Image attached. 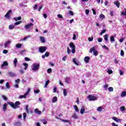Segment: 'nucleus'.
Masks as SVG:
<instances>
[{
	"mask_svg": "<svg viewBox=\"0 0 126 126\" xmlns=\"http://www.w3.org/2000/svg\"><path fill=\"white\" fill-rule=\"evenodd\" d=\"M69 13L70 14V15H72V16L74 15L73 12L72 11H69Z\"/></svg>",
	"mask_w": 126,
	"mask_h": 126,
	"instance_id": "obj_59",
	"label": "nucleus"
},
{
	"mask_svg": "<svg viewBox=\"0 0 126 126\" xmlns=\"http://www.w3.org/2000/svg\"><path fill=\"white\" fill-rule=\"evenodd\" d=\"M19 98L20 99H23V98H26V97L25 96V95H20Z\"/></svg>",
	"mask_w": 126,
	"mask_h": 126,
	"instance_id": "obj_47",
	"label": "nucleus"
},
{
	"mask_svg": "<svg viewBox=\"0 0 126 126\" xmlns=\"http://www.w3.org/2000/svg\"><path fill=\"white\" fill-rule=\"evenodd\" d=\"M22 22V21H21L16 22V23H14V25H15V26L19 25V24H20Z\"/></svg>",
	"mask_w": 126,
	"mask_h": 126,
	"instance_id": "obj_37",
	"label": "nucleus"
},
{
	"mask_svg": "<svg viewBox=\"0 0 126 126\" xmlns=\"http://www.w3.org/2000/svg\"><path fill=\"white\" fill-rule=\"evenodd\" d=\"M93 39H94V37H93V36H92L91 37H89L88 38V40L89 41V42H92V41H93Z\"/></svg>",
	"mask_w": 126,
	"mask_h": 126,
	"instance_id": "obj_35",
	"label": "nucleus"
},
{
	"mask_svg": "<svg viewBox=\"0 0 126 126\" xmlns=\"http://www.w3.org/2000/svg\"><path fill=\"white\" fill-rule=\"evenodd\" d=\"M107 72L109 74H112V73H113V71L112 70H107Z\"/></svg>",
	"mask_w": 126,
	"mask_h": 126,
	"instance_id": "obj_56",
	"label": "nucleus"
},
{
	"mask_svg": "<svg viewBox=\"0 0 126 126\" xmlns=\"http://www.w3.org/2000/svg\"><path fill=\"white\" fill-rule=\"evenodd\" d=\"M34 93L38 94V93H40V90H34Z\"/></svg>",
	"mask_w": 126,
	"mask_h": 126,
	"instance_id": "obj_57",
	"label": "nucleus"
},
{
	"mask_svg": "<svg viewBox=\"0 0 126 126\" xmlns=\"http://www.w3.org/2000/svg\"><path fill=\"white\" fill-rule=\"evenodd\" d=\"M49 83H50V80H48L46 82H45V85L44 87H47L48 85H49Z\"/></svg>",
	"mask_w": 126,
	"mask_h": 126,
	"instance_id": "obj_38",
	"label": "nucleus"
},
{
	"mask_svg": "<svg viewBox=\"0 0 126 126\" xmlns=\"http://www.w3.org/2000/svg\"><path fill=\"white\" fill-rule=\"evenodd\" d=\"M113 3H114L115 5H116L117 7H118V8H120V1H114Z\"/></svg>",
	"mask_w": 126,
	"mask_h": 126,
	"instance_id": "obj_14",
	"label": "nucleus"
},
{
	"mask_svg": "<svg viewBox=\"0 0 126 126\" xmlns=\"http://www.w3.org/2000/svg\"><path fill=\"white\" fill-rule=\"evenodd\" d=\"M69 47L71 48V52L72 54H74L75 53V45L73 44V42H70L69 43Z\"/></svg>",
	"mask_w": 126,
	"mask_h": 126,
	"instance_id": "obj_2",
	"label": "nucleus"
},
{
	"mask_svg": "<svg viewBox=\"0 0 126 126\" xmlns=\"http://www.w3.org/2000/svg\"><path fill=\"white\" fill-rule=\"evenodd\" d=\"M44 55L46 57H49V56H50V53H49V52H46Z\"/></svg>",
	"mask_w": 126,
	"mask_h": 126,
	"instance_id": "obj_45",
	"label": "nucleus"
},
{
	"mask_svg": "<svg viewBox=\"0 0 126 126\" xmlns=\"http://www.w3.org/2000/svg\"><path fill=\"white\" fill-rule=\"evenodd\" d=\"M99 18L102 20H103V18H105V15H104V14H101L100 15H99Z\"/></svg>",
	"mask_w": 126,
	"mask_h": 126,
	"instance_id": "obj_33",
	"label": "nucleus"
},
{
	"mask_svg": "<svg viewBox=\"0 0 126 126\" xmlns=\"http://www.w3.org/2000/svg\"><path fill=\"white\" fill-rule=\"evenodd\" d=\"M46 50H47L46 46H41L39 48V52H40V53H44V52H46Z\"/></svg>",
	"mask_w": 126,
	"mask_h": 126,
	"instance_id": "obj_5",
	"label": "nucleus"
},
{
	"mask_svg": "<svg viewBox=\"0 0 126 126\" xmlns=\"http://www.w3.org/2000/svg\"><path fill=\"white\" fill-rule=\"evenodd\" d=\"M104 33H106V30H103L102 31H101L100 33V35H103V34H104Z\"/></svg>",
	"mask_w": 126,
	"mask_h": 126,
	"instance_id": "obj_44",
	"label": "nucleus"
},
{
	"mask_svg": "<svg viewBox=\"0 0 126 126\" xmlns=\"http://www.w3.org/2000/svg\"><path fill=\"white\" fill-rule=\"evenodd\" d=\"M102 48H103V49H105V50H109V47H107L106 45H103Z\"/></svg>",
	"mask_w": 126,
	"mask_h": 126,
	"instance_id": "obj_54",
	"label": "nucleus"
},
{
	"mask_svg": "<svg viewBox=\"0 0 126 126\" xmlns=\"http://www.w3.org/2000/svg\"><path fill=\"white\" fill-rule=\"evenodd\" d=\"M10 40H8L7 41H6L4 44V47L5 48H7L9 45H10Z\"/></svg>",
	"mask_w": 126,
	"mask_h": 126,
	"instance_id": "obj_12",
	"label": "nucleus"
},
{
	"mask_svg": "<svg viewBox=\"0 0 126 126\" xmlns=\"http://www.w3.org/2000/svg\"><path fill=\"white\" fill-rule=\"evenodd\" d=\"M27 116V114H26V113H23V118L25 120V119H26V117Z\"/></svg>",
	"mask_w": 126,
	"mask_h": 126,
	"instance_id": "obj_55",
	"label": "nucleus"
},
{
	"mask_svg": "<svg viewBox=\"0 0 126 126\" xmlns=\"http://www.w3.org/2000/svg\"><path fill=\"white\" fill-rule=\"evenodd\" d=\"M48 73H51L52 72V68H50L47 69Z\"/></svg>",
	"mask_w": 126,
	"mask_h": 126,
	"instance_id": "obj_51",
	"label": "nucleus"
},
{
	"mask_svg": "<svg viewBox=\"0 0 126 126\" xmlns=\"http://www.w3.org/2000/svg\"><path fill=\"white\" fill-rule=\"evenodd\" d=\"M8 75L10 76L11 77H14V76H16V75L14 74V73L12 72H9Z\"/></svg>",
	"mask_w": 126,
	"mask_h": 126,
	"instance_id": "obj_15",
	"label": "nucleus"
},
{
	"mask_svg": "<svg viewBox=\"0 0 126 126\" xmlns=\"http://www.w3.org/2000/svg\"><path fill=\"white\" fill-rule=\"evenodd\" d=\"M67 53L69 55L70 53H71V50H70L69 47L67 48Z\"/></svg>",
	"mask_w": 126,
	"mask_h": 126,
	"instance_id": "obj_43",
	"label": "nucleus"
},
{
	"mask_svg": "<svg viewBox=\"0 0 126 126\" xmlns=\"http://www.w3.org/2000/svg\"><path fill=\"white\" fill-rule=\"evenodd\" d=\"M58 101V97L57 96H54L52 99V103H56Z\"/></svg>",
	"mask_w": 126,
	"mask_h": 126,
	"instance_id": "obj_24",
	"label": "nucleus"
},
{
	"mask_svg": "<svg viewBox=\"0 0 126 126\" xmlns=\"http://www.w3.org/2000/svg\"><path fill=\"white\" fill-rule=\"evenodd\" d=\"M2 53L3 54H7L8 53V51L7 50H4Z\"/></svg>",
	"mask_w": 126,
	"mask_h": 126,
	"instance_id": "obj_58",
	"label": "nucleus"
},
{
	"mask_svg": "<svg viewBox=\"0 0 126 126\" xmlns=\"http://www.w3.org/2000/svg\"><path fill=\"white\" fill-rule=\"evenodd\" d=\"M102 107L101 106H99L97 108V111H98V112H102Z\"/></svg>",
	"mask_w": 126,
	"mask_h": 126,
	"instance_id": "obj_36",
	"label": "nucleus"
},
{
	"mask_svg": "<svg viewBox=\"0 0 126 126\" xmlns=\"http://www.w3.org/2000/svg\"><path fill=\"white\" fill-rule=\"evenodd\" d=\"M14 19L15 20V21H17V20H21V17H18L17 18H14Z\"/></svg>",
	"mask_w": 126,
	"mask_h": 126,
	"instance_id": "obj_40",
	"label": "nucleus"
},
{
	"mask_svg": "<svg viewBox=\"0 0 126 126\" xmlns=\"http://www.w3.org/2000/svg\"><path fill=\"white\" fill-rule=\"evenodd\" d=\"M66 58H67V56H65L63 58V62H65L66 61Z\"/></svg>",
	"mask_w": 126,
	"mask_h": 126,
	"instance_id": "obj_50",
	"label": "nucleus"
},
{
	"mask_svg": "<svg viewBox=\"0 0 126 126\" xmlns=\"http://www.w3.org/2000/svg\"><path fill=\"white\" fill-rule=\"evenodd\" d=\"M2 97L4 101H7V98L6 96H5V95H2Z\"/></svg>",
	"mask_w": 126,
	"mask_h": 126,
	"instance_id": "obj_49",
	"label": "nucleus"
},
{
	"mask_svg": "<svg viewBox=\"0 0 126 126\" xmlns=\"http://www.w3.org/2000/svg\"><path fill=\"white\" fill-rule=\"evenodd\" d=\"M84 112H85V109L84 107H82L80 110V114L83 115L84 114Z\"/></svg>",
	"mask_w": 126,
	"mask_h": 126,
	"instance_id": "obj_20",
	"label": "nucleus"
},
{
	"mask_svg": "<svg viewBox=\"0 0 126 126\" xmlns=\"http://www.w3.org/2000/svg\"><path fill=\"white\" fill-rule=\"evenodd\" d=\"M23 65H24L25 68L24 69L25 70H26L28 68V64L27 63H24Z\"/></svg>",
	"mask_w": 126,
	"mask_h": 126,
	"instance_id": "obj_29",
	"label": "nucleus"
},
{
	"mask_svg": "<svg viewBox=\"0 0 126 126\" xmlns=\"http://www.w3.org/2000/svg\"><path fill=\"white\" fill-rule=\"evenodd\" d=\"M15 26L13 25H10L9 26V29H10V30H12V29L15 28Z\"/></svg>",
	"mask_w": 126,
	"mask_h": 126,
	"instance_id": "obj_30",
	"label": "nucleus"
},
{
	"mask_svg": "<svg viewBox=\"0 0 126 126\" xmlns=\"http://www.w3.org/2000/svg\"><path fill=\"white\" fill-rule=\"evenodd\" d=\"M92 52H94V55L95 57H97V56H98V51L95 50V47H92L90 49L89 53H91Z\"/></svg>",
	"mask_w": 126,
	"mask_h": 126,
	"instance_id": "obj_1",
	"label": "nucleus"
},
{
	"mask_svg": "<svg viewBox=\"0 0 126 126\" xmlns=\"http://www.w3.org/2000/svg\"><path fill=\"white\" fill-rule=\"evenodd\" d=\"M22 46V44L20 43H18L16 45V48H21Z\"/></svg>",
	"mask_w": 126,
	"mask_h": 126,
	"instance_id": "obj_31",
	"label": "nucleus"
},
{
	"mask_svg": "<svg viewBox=\"0 0 126 126\" xmlns=\"http://www.w3.org/2000/svg\"><path fill=\"white\" fill-rule=\"evenodd\" d=\"M7 104L8 105H9L10 106H11L12 108H13L14 109H15L14 103L12 102L8 101Z\"/></svg>",
	"mask_w": 126,
	"mask_h": 126,
	"instance_id": "obj_13",
	"label": "nucleus"
},
{
	"mask_svg": "<svg viewBox=\"0 0 126 126\" xmlns=\"http://www.w3.org/2000/svg\"><path fill=\"white\" fill-rule=\"evenodd\" d=\"M97 41L99 43H101V42L103 41V38H97Z\"/></svg>",
	"mask_w": 126,
	"mask_h": 126,
	"instance_id": "obj_46",
	"label": "nucleus"
},
{
	"mask_svg": "<svg viewBox=\"0 0 126 126\" xmlns=\"http://www.w3.org/2000/svg\"><path fill=\"white\" fill-rule=\"evenodd\" d=\"M6 106H7V104L4 103L3 106V110L4 111V112H5V111H6V109H7Z\"/></svg>",
	"mask_w": 126,
	"mask_h": 126,
	"instance_id": "obj_19",
	"label": "nucleus"
},
{
	"mask_svg": "<svg viewBox=\"0 0 126 126\" xmlns=\"http://www.w3.org/2000/svg\"><path fill=\"white\" fill-rule=\"evenodd\" d=\"M108 3H109V1H107V0L105 1V2H104V5L105 6H107V5H108Z\"/></svg>",
	"mask_w": 126,
	"mask_h": 126,
	"instance_id": "obj_61",
	"label": "nucleus"
},
{
	"mask_svg": "<svg viewBox=\"0 0 126 126\" xmlns=\"http://www.w3.org/2000/svg\"><path fill=\"white\" fill-rule=\"evenodd\" d=\"M73 63H74L75 64H76V65H78V63L76 62V59H75V58L73 59Z\"/></svg>",
	"mask_w": 126,
	"mask_h": 126,
	"instance_id": "obj_32",
	"label": "nucleus"
},
{
	"mask_svg": "<svg viewBox=\"0 0 126 126\" xmlns=\"http://www.w3.org/2000/svg\"><path fill=\"white\" fill-rule=\"evenodd\" d=\"M34 112L35 114H37V115H41L42 114V112H41V111H39L38 108L35 109Z\"/></svg>",
	"mask_w": 126,
	"mask_h": 126,
	"instance_id": "obj_11",
	"label": "nucleus"
},
{
	"mask_svg": "<svg viewBox=\"0 0 126 126\" xmlns=\"http://www.w3.org/2000/svg\"><path fill=\"white\" fill-rule=\"evenodd\" d=\"M108 90L109 92H113L114 91V88H113V87H109Z\"/></svg>",
	"mask_w": 126,
	"mask_h": 126,
	"instance_id": "obj_42",
	"label": "nucleus"
},
{
	"mask_svg": "<svg viewBox=\"0 0 126 126\" xmlns=\"http://www.w3.org/2000/svg\"><path fill=\"white\" fill-rule=\"evenodd\" d=\"M120 55H121V57H124V56H125V52H124V51L123 50H122L121 51Z\"/></svg>",
	"mask_w": 126,
	"mask_h": 126,
	"instance_id": "obj_41",
	"label": "nucleus"
},
{
	"mask_svg": "<svg viewBox=\"0 0 126 126\" xmlns=\"http://www.w3.org/2000/svg\"><path fill=\"white\" fill-rule=\"evenodd\" d=\"M57 17H58V18H63V15L60 14L57 15Z\"/></svg>",
	"mask_w": 126,
	"mask_h": 126,
	"instance_id": "obj_53",
	"label": "nucleus"
},
{
	"mask_svg": "<svg viewBox=\"0 0 126 126\" xmlns=\"http://www.w3.org/2000/svg\"><path fill=\"white\" fill-rule=\"evenodd\" d=\"M110 40L111 42H115V36L111 35L110 37Z\"/></svg>",
	"mask_w": 126,
	"mask_h": 126,
	"instance_id": "obj_21",
	"label": "nucleus"
},
{
	"mask_svg": "<svg viewBox=\"0 0 126 126\" xmlns=\"http://www.w3.org/2000/svg\"><path fill=\"white\" fill-rule=\"evenodd\" d=\"M8 65V63L7 62L5 61L3 63V64L1 65V67H3V66H7Z\"/></svg>",
	"mask_w": 126,
	"mask_h": 126,
	"instance_id": "obj_16",
	"label": "nucleus"
},
{
	"mask_svg": "<svg viewBox=\"0 0 126 126\" xmlns=\"http://www.w3.org/2000/svg\"><path fill=\"white\" fill-rule=\"evenodd\" d=\"M20 105H21V102H20V101H16L14 104L15 109L19 108V106H20Z\"/></svg>",
	"mask_w": 126,
	"mask_h": 126,
	"instance_id": "obj_9",
	"label": "nucleus"
},
{
	"mask_svg": "<svg viewBox=\"0 0 126 126\" xmlns=\"http://www.w3.org/2000/svg\"><path fill=\"white\" fill-rule=\"evenodd\" d=\"M60 120H61V122H63V123H69V125L71 124V122H69L68 120H65L62 119H60Z\"/></svg>",
	"mask_w": 126,
	"mask_h": 126,
	"instance_id": "obj_18",
	"label": "nucleus"
},
{
	"mask_svg": "<svg viewBox=\"0 0 126 126\" xmlns=\"http://www.w3.org/2000/svg\"><path fill=\"white\" fill-rule=\"evenodd\" d=\"M89 61H90V57L89 56H86L84 58V61L86 63H89Z\"/></svg>",
	"mask_w": 126,
	"mask_h": 126,
	"instance_id": "obj_10",
	"label": "nucleus"
},
{
	"mask_svg": "<svg viewBox=\"0 0 126 126\" xmlns=\"http://www.w3.org/2000/svg\"><path fill=\"white\" fill-rule=\"evenodd\" d=\"M17 63H18V61H17V59L16 58H15L14 60V65L15 67L16 65H17Z\"/></svg>",
	"mask_w": 126,
	"mask_h": 126,
	"instance_id": "obj_23",
	"label": "nucleus"
},
{
	"mask_svg": "<svg viewBox=\"0 0 126 126\" xmlns=\"http://www.w3.org/2000/svg\"><path fill=\"white\" fill-rule=\"evenodd\" d=\"M30 37H31V36H30V35H29L28 36H26L22 40H23V41H25V40H26V39H27L28 38H30Z\"/></svg>",
	"mask_w": 126,
	"mask_h": 126,
	"instance_id": "obj_52",
	"label": "nucleus"
},
{
	"mask_svg": "<svg viewBox=\"0 0 126 126\" xmlns=\"http://www.w3.org/2000/svg\"><path fill=\"white\" fill-rule=\"evenodd\" d=\"M126 107L125 106H121L120 107V111L121 112H125L126 111Z\"/></svg>",
	"mask_w": 126,
	"mask_h": 126,
	"instance_id": "obj_28",
	"label": "nucleus"
},
{
	"mask_svg": "<svg viewBox=\"0 0 126 126\" xmlns=\"http://www.w3.org/2000/svg\"><path fill=\"white\" fill-rule=\"evenodd\" d=\"M72 118H73V119H75V120H77V119H78V117H77V115H76V113H74L72 116Z\"/></svg>",
	"mask_w": 126,
	"mask_h": 126,
	"instance_id": "obj_26",
	"label": "nucleus"
},
{
	"mask_svg": "<svg viewBox=\"0 0 126 126\" xmlns=\"http://www.w3.org/2000/svg\"><path fill=\"white\" fill-rule=\"evenodd\" d=\"M34 26V24L33 23H31L29 24H27L25 26V28L27 30H28V29H30L31 27H33Z\"/></svg>",
	"mask_w": 126,
	"mask_h": 126,
	"instance_id": "obj_6",
	"label": "nucleus"
},
{
	"mask_svg": "<svg viewBox=\"0 0 126 126\" xmlns=\"http://www.w3.org/2000/svg\"><path fill=\"white\" fill-rule=\"evenodd\" d=\"M20 73H21V74H23L24 73V71L23 69H21L19 70Z\"/></svg>",
	"mask_w": 126,
	"mask_h": 126,
	"instance_id": "obj_60",
	"label": "nucleus"
},
{
	"mask_svg": "<svg viewBox=\"0 0 126 126\" xmlns=\"http://www.w3.org/2000/svg\"><path fill=\"white\" fill-rule=\"evenodd\" d=\"M39 67H40V64L38 63L35 64L33 65L32 70H33L34 71H36V70H38V69H39Z\"/></svg>",
	"mask_w": 126,
	"mask_h": 126,
	"instance_id": "obj_4",
	"label": "nucleus"
},
{
	"mask_svg": "<svg viewBox=\"0 0 126 126\" xmlns=\"http://www.w3.org/2000/svg\"><path fill=\"white\" fill-rule=\"evenodd\" d=\"M87 98H88L89 101H96V100L97 99V97L91 94L87 96Z\"/></svg>",
	"mask_w": 126,
	"mask_h": 126,
	"instance_id": "obj_3",
	"label": "nucleus"
},
{
	"mask_svg": "<svg viewBox=\"0 0 126 126\" xmlns=\"http://www.w3.org/2000/svg\"><path fill=\"white\" fill-rule=\"evenodd\" d=\"M40 40L41 43H45L46 42V40H45V38L43 36H41L40 37Z\"/></svg>",
	"mask_w": 126,
	"mask_h": 126,
	"instance_id": "obj_22",
	"label": "nucleus"
},
{
	"mask_svg": "<svg viewBox=\"0 0 126 126\" xmlns=\"http://www.w3.org/2000/svg\"><path fill=\"white\" fill-rule=\"evenodd\" d=\"M108 38H109V35H108L107 34L104 35V39L105 42H108Z\"/></svg>",
	"mask_w": 126,
	"mask_h": 126,
	"instance_id": "obj_17",
	"label": "nucleus"
},
{
	"mask_svg": "<svg viewBox=\"0 0 126 126\" xmlns=\"http://www.w3.org/2000/svg\"><path fill=\"white\" fill-rule=\"evenodd\" d=\"M25 60L26 62H29V61H30V59L28 58V57L25 58Z\"/></svg>",
	"mask_w": 126,
	"mask_h": 126,
	"instance_id": "obj_63",
	"label": "nucleus"
},
{
	"mask_svg": "<svg viewBox=\"0 0 126 126\" xmlns=\"http://www.w3.org/2000/svg\"><path fill=\"white\" fill-rule=\"evenodd\" d=\"M121 97H126V91H123L121 94Z\"/></svg>",
	"mask_w": 126,
	"mask_h": 126,
	"instance_id": "obj_25",
	"label": "nucleus"
},
{
	"mask_svg": "<svg viewBox=\"0 0 126 126\" xmlns=\"http://www.w3.org/2000/svg\"><path fill=\"white\" fill-rule=\"evenodd\" d=\"M16 83H19L20 82V80L19 79H17L15 80Z\"/></svg>",
	"mask_w": 126,
	"mask_h": 126,
	"instance_id": "obj_64",
	"label": "nucleus"
},
{
	"mask_svg": "<svg viewBox=\"0 0 126 126\" xmlns=\"http://www.w3.org/2000/svg\"><path fill=\"white\" fill-rule=\"evenodd\" d=\"M11 12H12V11L11 10L8 11L6 14L5 15V17H6V18H7V19H10V15H9L10 14V13H11Z\"/></svg>",
	"mask_w": 126,
	"mask_h": 126,
	"instance_id": "obj_7",
	"label": "nucleus"
},
{
	"mask_svg": "<svg viewBox=\"0 0 126 126\" xmlns=\"http://www.w3.org/2000/svg\"><path fill=\"white\" fill-rule=\"evenodd\" d=\"M108 87H109V85H108V84H105L104 86V88H105V90H107V89H108Z\"/></svg>",
	"mask_w": 126,
	"mask_h": 126,
	"instance_id": "obj_48",
	"label": "nucleus"
},
{
	"mask_svg": "<svg viewBox=\"0 0 126 126\" xmlns=\"http://www.w3.org/2000/svg\"><path fill=\"white\" fill-rule=\"evenodd\" d=\"M37 7H38V5L35 4L34 6H33V9L35 10L36 9H37Z\"/></svg>",
	"mask_w": 126,
	"mask_h": 126,
	"instance_id": "obj_62",
	"label": "nucleus"
},
{
	"mask_svg": "<svg viewBox=\"0 0 126 126\" xmlns=\"http://www.w3.org/2000/svg\"><path fill=\"white\" fill-rule=\"evenodd\" d=\"M112 119L113 120V121H115L117 123H121V122H122V119H119L116 117H112Z\"/></svg>",
	"mask_w": 126,
	"mask_h": 126,
	"instance_id": "obj_8",
	"label": "nucleus"
},
{
	"mask_svg": "<svg viewBox=\"0 0 126 126\" xmlns=\"http://www.w3.org/2000/svg\"><path fill=\"white\" fill-rule=\"evenodd\" d=\"M63 95H64V97L67 96V92L66 91V89H63Z\"/></svg>",
	"mask_w": 126,
	"mask_h": 126,
	"instance_id": "obj_27",
	"label": "nucleus"
},
{
	"mask_svg": "<svg viewBox=\"0 0 126 126\" xmlns=\"http://www.w3.org/2000/svg\"><path fill=\"white\" fill-rule=\"evenodd\" d=\"M74 107L75 110L76 111V112H79V109H78V107H77V105H74Z\"/></svg>",
	"mask_w": 126,
	"mask_h": 126,
	"instance_id": "obj_39",
	"label": "nucleus"
},
{
	"mask_svg": "<svg viewBox=\"0 0 126 126\" xmlns=\"http://www.w3.org/2000/svg\"><path fill=\"white\" fill-rule=\"evenodd\" d=\"M6 88H7L8 89H9L10 88V86L9 85V83L7 82L6 83Z\"/></svg>",
	"mask_w": 126,
	"mask_h": 126,
	"instance_id": "obj_34",
	"label": "nucleus"
}]
</instances>
